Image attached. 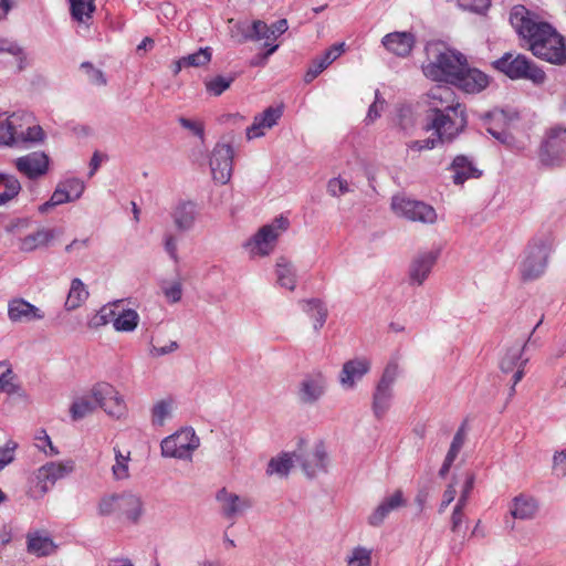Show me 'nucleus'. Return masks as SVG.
Segmentation results:
<instances>
[{
    "instance_id": "22",
    "label": "nucleus",
    "mask_w": 566,
    "mask_h": 566,
    "mask_svg": "<svg viewBox=\"0 0 566 566\" xmlns=\"http://www.w3.org/2000/svg\"><path fill=\"white\" fill-rule=\"evenodd\" d=\"M283 115V108L280 106H270L261 114L254 116L253 123L247 128V138L249 140L265 135V130L275 126Z\"/></svg>"
},
{
    "instance_id": "15",
    "label": "nucleus",
    "mask_w": 566,
    "mask_h": 566,
    "mask_svg": "<svg viewBox=\"0 0 566 566\" xmlns=\"http://www.w3.org/2000/svg\"><path fill=\"white\" fill-rule=\"evenodd\" d=\"M14 167L22 176L36 180L49 170L50 158L43 151H32L14 159Z\"/></svg>"
},
{
    "instance_id": "47",
    "label": "nucleus",
    "mask_w": 566,
    "mask_h": 566,
    "mask_svg": "<svg viewBox=\"0 0 566 566\" xmlns=\"http://www.w3.org/2000/svg\"><path fill=\"white\" fill-rule=\"evenodd\" d=\"M293 464L292 457L289 454H283L282 457L277 459H271L268 465V474H280V475H287Z\"/></svg>"
},
{
    "instance_id": "59",
    "label": "nucleus",
    "mask_w": 566,
    "mask_h": 566,
    "mask_svg": "<svg viewBox=\"0 0 566 566\" xmlns=\"http://www.w3.org/2000/svg\"><path fill=\"white\" fill-rule=\"evenodd\" d=\"M2 52H7L14 56H18L19 61H20L19 70L23 69V65H22V61L24 59L23 50L17 43L9 42L7 40H0V53H2Z\"/></svg>"
},
{
    "instance_id": "21",
    "label": "nucleus",
    "mask_w": 566,
    "mask_h": 566,
    "mask_svg": "<svg viewBox=\"0 0 566 566\" xmlns=\"http://www.w3.org/2000/svg\"><path fill=\"white\" fill-rule=\"evenodd\" d=\"M429 114L444 113L447 111H455L464 108V106L458 102L455 93L449 86H436L432 87L428 94Z\"/></svg>"
},
{
    "instance_id": "8",
    "label": "nucleus",
    "mask_w": 566,
    "mask_h": 566,
    "mask_svg": "<svg viewBox=\"0 0 566 566\" xmlns=\"http://www.w3.org/2000/svg\"><path fill=\"white\" fill-rule=\"evenodd\" d=\"M199 443L195 430L185 428L161 441V454L166 458L191 459V454Z\"/></svg>"
},
{
    "instance_id": "11",
    "label": "nucleus",
    "mask_w": 566,
    "mask_h": 566,
    "mask_svg": "<svg viewBox=\"0 0 566 566\" xmlns=\"http://www.w3.org/2000/svg\"><path fill=\"white\" fill-rule=\"evenodd\" d=\"M234 150L229 143H217L210 155L212 178L220 185H226L232 176Z\"/></svg>"
},
{
    "instance_id": "48",
    "label": "nucleus",
    "mask_w": 566,
    "mask_h": 566,
    "mask_svg": "<svg viewBox=\"0 0 566 566\" xmlns=\"http://www.w3.org/2000/svg\"><path fill=\"white\" fill-rule=\"evenodd\" d=\"M211 49L210 48H203L199 49L197 52L189 54L187 56L182 57V62L186 64V66H203L208 64L211 61Z\"/></svg>"
},
{
    "instance_id": "17",
    "label": "nucleus",
    "mask_w": 566,
    "mask_h": 566,
    "mask_svg": "<svg viewBox=\"0 0 566 566\" xmlns=\"http://www.w3.org/2000/svg\"><path fill=\"white\" fill-rule=\"evenodd\" d=\"M216 500L219 503L222 516L231 521L252 507V501L249 497L230 492L227 488L217 492Z\"/></svg>"
},
{
    "instance_id": "20",
    "label": "nucleus",
    "mask_w": 566,
    "mask_h": 566,
    "mask_svg": "<svg viewBox=\"0 0 566 566\" xmlns=\"http://www.w3.org/2000/svg\"><path fill=\"white\" fill-rule=\"evenodd\" d=\"M232 36L240 43L247 41H262L273 43L271 28L262 20H253L251 23L238 22L231 30Z\"/></svg>"
},
{
    "instance_id": "7",
    "label": "nucleus",
    "mask_w": 566,
    "mask_h": 566,
    "mask_svg": "<svg viewBox=\"0 0 566 566\" xmlns=\"http://www.w3.org/2000/svg\"><path fill=\"white\" fill-rule=\"evenodd\" d=\"M391 210L412 222L434 224L438 221L436 209L419 200L395 196L391 198Z\"/></svg>"
},
{
    "instance_id": "53",
    "label": "nucleus",
    "mask_w": 566,
    "mask_h": 566,
    "mask_svg": "<svg viewBox=\"0 0 566 566\" xmlns=\"http://www.w3.org/2000/svg\"><path fill=\"white\" fill-rule=\"evenodd\" d=\"M389 514V497H384L380 504L368 516V524L379 526Z\"/></svg>"
},
{
    "instance_id": "9",
    "label": "nucleus",
    "mask_w": 566,
    "mask_h": 566,
    "mask_svg": "<svg viewBox=\"0 0 566 566\" xmlns=\"http://www.w3.org/2000/svg\"><path fill=\"white\" fill-rule=\"evenodd\" d=\"M289 226V219L283 216L275 218L272 223L263 226L249 242L251 252L259 255L271 253L277 238L287 230Z\"/></svg>"
},
{
    "instance_id": "1",
    "label": "nucleus",
    "mask_w": 566,
    "mask_h": 566,
    "mask_svg": "<svg viewBox=\"0 0 566 566\" xmlns=\"http://www.w3.org/2000/svg\"><path fill=\"white\" fill-rule=\"evenodd\" d=\"M510 22L536 57L552 64L566 62L565 39L539 13L515 6L510 12Z\"/></svg>"
},
{
    "instance_id": "62",
    "label": "nucleus",
    "mask_w": 566,
    "mask_h": 566,
    "mask_svg": "<svg viewBox=\"0 0 566 566\" xmlns=\"http://www.w3.org/2000/svg\"><path fill=\"white\" fill-rule=\"evenodd\" d=\"M72 201L70 196H67L66 190L63 188L61 184L57 185L56 189L54 190L53 195L51 196V199L49 202H46L43 208L48 206H59L65 202Z\"/></svg>"
},
{
    "instance_id": "63",
    "label": "nucleus",
    "mask_w": 566,
    "mask_h": 566,
    "mask_svg": "<svg viewBox=\"0 0 566 566\" xmlns=\"http://www.w3.org/2000/svg\"><path fill=\"white\" fill-rule=\"evenodd\" d=\"M264 46L266 48V51L262 54H256L251 61V66H263L265 65L268 57L272 55L279 48L277 44H271L270 42H265Z\"/></svg>"
},
{
    "instance_id": "29",
    "label": "nucleus",
    "mask_w": 566,
    "mask_h": 566,
    "mask_svg": "<svg viewBox=\"0 0 566 566\" xmlns=\"http://www.w3.org/2000/svg\"><path fill=\"white\" fill-rule=\"evenodd\" d=\"M449 169L453 172L452 180L455 185H463L468 179L478 178L481 175L473 163L463 155L457 156Z\"/></svg>"
},
{
    "instance_id": "56",
    "label": "nucleus",
    "mask_w": 566,
    "mask_h": 566,
    "mask_svg": "<svg viewBox=\"0 0 566 566\" xmlns=\"http://www.w3.org/2000/svg\"><path fill=\"white\" fill-rule=\"evenodd\" d=\"M327 191L333 197H339L350 191L347 180L333 178L327 184Z\"/></svg>"
},
{
    "instance_id": "37",
    "label": "nucleus",
    "mask_w": 566,
    "mask_h": 566,
    "mask_svg": "<svg viewBox=\"0 0 566 566\" xmlns=\"http://www.w3.org/2000/svg\"><path fill=\"white\" fill-rule=\"evenodd\" d=\"M139 323V315L134 310H116V315L114 318V328L116 332H133Z\"/></svg>"
},
{
    "instance_id": "5",
    "label": "nucleus",
    "mask_w": 566,
    "mask_h": 566,
    "mask_svg": "<svg viewBox=\"0 0 566 566\" xmlns=\"http://www.w3.org/2000/svg\"><path fill=\"white\" fill-rule=\"evenodd\" d=\"M549 251L548 238H535L530 242L518 268L523 281H533L544 274Z\"/></svg>"
},
{
    "instance_id": "35",
    "label": "nucleus",
    "mask_w": 566,
    "mask_h": 566,
    "mask_svg": "<svg viewBox=\"0 0 566 566\" xmlns=\"http://www.w3.org/2000/svg\"><path fill=\"white\" fill-rule=\"evenodd\" d=\"M303 311L314 319V329L318 332L327 319V308L318 298L303 301Z\"/></svg>"
},
{
    "instance_id": "24",
    "label": "nucleus",
    "mask_w": 566,
    "mask_h": 566,
    "mask_svg": "<svg viewBox=\"0 0 566 566\" xmlns=\"http://www.w3.org/2000/svg\"><path fill=\"white\" fill-rule=\"evenodd\" d=\"M27 552L36 557H46L54 554L57 545L46 531L35 530L30 531L25 535Z\"/></svg>"
},
{
    "instance_id": "54",
    "label": "nucleus",
    "mask_w": 566,
    "mask_h": 566,
    "mask_svg": "<svg viewBox=\"0 0 566 566\" xmlns=\"http://www.w3.org/2000/svg\"><path fill=\"white\" fill-rule=\"evenodd\" d=\"M60 184L66 190L72 201L78 199L85 189L84 182L77 178H71Z\"/></svg>"
},
{
    "instance_id": "13",
    "label": "nucleus",
    "mask_w": 566,
    "mask_h": 566,
    "mask_svg": "<svg viewBox=\"0 0 566 566\" xmlns=\"http://www.w3.org/2000/svg\"><path fill=\"white\" fill-rule=\"evenodd\" d=\"M93 395L107 415L120 418L126 412V405L119 392L107 382H98L93 386Z\"/></svg>"
},
{
    "instance_id": "36",
    "label": "nucleus",
    "mask_w": 566,
    "mask_h": 566,
    "mask_svg": "<svg viewBox=\"0 0 566 566\" xmlns=\"http://www.w3.org/2000/svg\"><path fill=\"white\" fill-rule=\"evenodd\" d=\"M123 301H115L101 307L87 322L90 328L97 329L108 323L114 324L116 310L122 306Z\"/></svg>"
},
{
    "instance_id": "45",
    "label": "nucleus",
    "mask_w": 566,
    "mask_h": 566,
    "mask_svg": "<svg viewBox=\"0 0 566 566\" xmlns=\"http://www.w3.org/2000/svg\"><path fill=\"white\" fill-rule=\"evenodd\" d=\"M44 139V132L39 125H27L21 138L15 143V147L27 146L28 144L39 143Z\"/></svg>"
},
{
    "instance_id": "52",
    "label": "nucleus",
    "mask_w": 566,
    "mask_h": 566,
    "mask_svg": "<svg viewBox=\"0 0 566 566\" xmlns=\"http://www.w3.org/2000/svg\"><path fill=\"white\" fill-rule=\"evenodd\" d=\"M7 119L14 120L15 128L12 129V133L14 135L15 143L19 138H21L27 125L31 124L32 122L31 115L23 112L13 113L12 115L8 116Z\"/></svg>"
},
{
    "instance_id": "31",
    "label": "nucleus",
    "mask_w": 566,
    "mask_h": 566,
    "mask_svg": "<svg viewBox=\"0 0 566 566\" xmlns=\"http://www.w3.org/2000/svg\"><path fill=\"white\" fill-rule=\"evenodd\" d=\"M55 238V230L42 228L20 240L19 248L23 252H31L46 247Z\"/></svg>"
},
{
    "instance_id": "46",
    "label": "nucleus",
    "mask_w": 566,
    "mask_h": 566,
    "mask_svg": "<svg viewBox=\"0 0 566 566\" xmlns=\"http://www.w3.org/2000/svg\"><path fill=\"white\" fill-rule=\"evenodd\" d=\"M234 81V76L218 75L206 82L207 91L213 96H220Z\"/></svg>"
},
{
    "instance_id": "28",
    "label": "nucleus",
    "mask_w": 566,
    "mask_h": 566,
    "mask_svg": "<svg viewBox=\"0 0 566 566\" xmlns=\"http://www.w3.org/2000/svg\"><path fill=\"white\" fill-rule=\"evenodd\" d=\"M373 412L377 419H382L387 416L389 410V378L388 368H385L384 374L378 381L373 395Z\"/></svg>"
},
{
    "instance_id": "30",
    "label": "nucleus",
    "mask_w": 566,
    "mask_h": 566,
    "mask_svg": "<svg viewBox=\"0 0 566 566\" xmlns=\"http://www.w3.org/2000/svg\"><path fill=\"white\" fill-rule=\"evenodd\" d=\"M118 514L133 523L138 522L143 514V502L139 496L133 493H122L118 494Z\"/></svg>"
},
{
    "instance_id": "10",
    "label": "nucleus",
    "mask_w": 566,
    "mask_h": 566,
    "mask_svg": "<svg viewBox=\"0 0 566 566\" xmlns=\"http://www.w3.org/2000/svg\"><path fill=\"white\" fill-rule=\"evenodd\" d=\"M539 157L546 166H558L564 161L566 157V127L556 125L547 130Z\"/></svg>"
},
{
    "instance_id": "4",
    "label": "nucleus",
    "mask_w": 566,
    "mask_h": 566,
    "mask_svg": "<svg viewBox=\"0 0 566 566\" xmlns=\"http://www.w3.org/2000/svg\"><path fill=\"white\" fill-rule=\"evenodd\" d=\"M465 107L444 113L428 115L427 130H432L434 140L439 144L453 142L467 127Z\"/></svg>"
},
{
    "instance_id": "43",
    "label": "nucleus",
    "mask_w": 566,
    "mask_h": 566,
    "mask_svg": "<svg viewBox=\"0 0 566 566\" xmlns=\"http://www.w3.org/2000/svg\"><path fill=\"white\" fill-rule=\"evenodd\" d=\"M14 379L15 375L9 361H0V392L14 394L17 391Z\"/></svg>"
},
{
    "instance_id": "38",
    "label": "nucleus",
    "mask_w": 566,
    "mask_h": 566,
    "mask_svg": "<svg viewBox=\"0 0 566 566\" xmlns=\"http://www.w3.org/2000/svg\"><path fill=\"white\" fill-rule=\"evenodd\" d=\"M88 297V291L80 279H73L65 301V308L73 311L80 307Z\"/></svg>"
},
{
    "instance_id": "60",
    "label": "nucleus",
    "mask_w": 566,
    "mask_h": 566,
    "mask_svg": "<svg viewBox=\"0 0 566 566\" xmlns=\"http://www.w3.org/2000/svg\"><path fill=\"white\" fill-rule=\"evenodd\" d=\"M553 473L558 478L566 475V449L554 454Z\"/></svg>"
},
{
    "instance_id": "61",
    "label": "nucleus",
    "mask_w": 566,
    "mask_h": 566,
    "mask_svg": "<svg viewBox=\"0 0 566 566\" xmlns=\"http://www.w3.org/2000/svg\"><path fill=\"white\" fill-rule=\"evenodd\" d=\"M82 69L86 70L88 80L93 84L105 85L106 78L101 70L95 69L90 62H84L81 65Z\"/></svg>"
},
{
    "instance_id": "14",
    "label": "nucleus",
    "mask_w": 566,
    "mask_h": 566,
    "mask_svg": "<svg viewBox=\"0 0 566 566\" xmlns=\"http://www.w3.org/2000/svg\"><path fill=\"white\" fill-rule=\"evenodd\" d=\"M438 259V252L423 251L419 252L411 260L407 280L410 286H421L429 277Z\"/></svg>"
},
{
    "instance_id": "42",
    "label": "nucleus",
    "mask_w": 566,
    "mask_h": 566,
    "mask_svg": "<svg viewBox=\"0 0 566 566\" xmlns=\"http://www.w3.org/2000/svg\"><path fill=\"white\" fill-rule=\"evenodd\" d=\"M373 551L364 546L354 547L346 556L347 566H370Z\"/></svg>"
},
{
    "instance_id": "33",
    "label": "nucleus",
    "mask_w": 566,
    "mask_h": 566,
    "mask_svg": "<svg viewBox=\"0 0 566 566\" xmlns=\"http://www.w3.org/2000/svg\"><path fill=\"white\" fill-rule=\"evenodd\" d=\"M98 407L97 399H95L93 395V388L88 394H85L81 397L74 399L70 413L74 421L81 420L86 416L94 412V410Z\"/></svg>"
},
{
    "instance_id": "40",
    "label": "nucleus",
    "mask_w": 566,
    "mask_h": 566,
    "mask_svg": "<svg viewBox=\"0 0 566 566\" xmlns=\"http://www.w3.org/2000/svg\"><path fill=\"white\" fill-rule=\"evenodd\" d=\"M276 276L280 286L293 291L296 286V273L293 265L284 259L276 263Z\"/></svg>"
},
{
    "instance_id": "50",
    "label": "nucleus",
    "mask_w": 566,
    "mask_h": 566,
    "mask_svg": "<svg viewBox=\"0 0 566 566\" xmlns=\"http://www.w3.org/2000/svg\"><path fill=\"white\" fill-rule=\"evenodd\" d=\"M115 450V464L112 468L114 478L116 480H122L128 476V460L129 453L127 455L122 454L120 450Z\"/></svg>"
},
{
    "instance_id": "19",
    "label": "nucleus",
    "mask_w": 566,
    "mask_h": 566,
    "mask_svg": "<svg viewBox=\"0 0 566 566\" xmlns=\"http://www.w3.org/2000/svg\"><path fill=\"white\" fill-rule=\"evenodd\" d=\"M490 77L482 71L470 67L468 61L463 65V70L457 75L452 85L469 94H476L488 87Z\"/></svg>"
},
{
    "instance_id": "26",
    "label": "nucleus",
    "mask_w": 566,
    "mask_h": 566,
    "mask_svg": "<svg viewBox=\"0 0 566 566\" xmlns=\"http://www.w3.org/2000/svg\"><path fill=\"white\" fill-rule=\"evenodd\" d=\"M197 216V205L192 201H180L171 210L175 227L182 232L193 228Z\"/></svg>"
},
{
    "instance_id": "64",
    "label": "nucleus",
    "mask_w": 566,
    "mask_h": 566,
    "mask_svg": "<svg viewBox=\"0 0 566 566\" xmlns=\"http://www.w3.org/2000/svg\"><path fill=\"white\" fill-rule=\"evenodd\" d=\"M17 449V443L13 441H8L6 447L0 451V471L3 470L9 463H11L14 459L13 452Z\"/></svg>"
},
{
    "instance_id": "44",
    "label": "nucleus",
    "mask_w": 566,
    "mask_h": 566,
    "mask_svg": "<svg viewBox=\"0 0 566 566\" xmlns=\"http://www.w3.org/2000/svg\"><path fill=\"white\" fill-rule=\"evenodd\" d=\"M171 413V400H160L151 408V423L156 427L164 426Z\"/></svg>"
},
{
    "instance_id": "6",
    "label": "nucleus",
    "mask_w": 566,
    "mask_h": 566,
    "mask_svg": "<svg viewBox=\"0 0 566 566\" xmlns=\"http://www.w3.org/2000/svg\"><path fill=\"white\" fill-rule=\"evenodd\" d=\"M75 469L73 460L50 461L38 468L31 479L34 493L39 496L46 494L59 480L70 475Z\"/></svg>"
},
{
    "instance_id": "58",
    "label": "nucleus",
    "mask_w": 566,
    "mask_h": 566,
    "mask_svg": "<svg viewBox=\"0 0 566 566\" xmlns=\"http://www.w3.org/2000/svg\"><path fill=\"white\" fill-rule=\"evenodd\" d=\"M181 127L190 130L195 136L199 137L201 140L205 138V125L202 122L192 120L186 117H179L178 119Z\"/></svg>"
},
{
    "instance_id": "49",
    "label": "nucleus",
    "mask_w": 566,
    "mask_h": 566,
    "mask_svg": "<svg viewBox=\"0 0 566 566\" xmlns=\"http://www.w3.org/2000/svg\"><path fill=\"white\" fill-rule=\"evenodd\" d=\"M14 128V120L0 116V146H15V138L12 133Z\"/></svg>"
},
{
    "instance_id": "55",
    "label": "nucleus",
    "mask_w": 566,
    "mask_h": 566,
    "mask_svg": "<svg viewBox=\"0 0 566 566\" xmlns=\"http://www.w3.org/2000/svg\"><path fill=\"white\" fill-rule=\"evenodd\" d=\"M163 293L165 297L171 302L177 303L181 300L182 296V286L179 281H175L171 283H164L161 285Z\"/></svg>"
},
{
    "instance_id": "34",
    "label": "nucleus",
    "mask_w": 566,
    "mask_h": 566,
    "mask_svg": "<svg viewBox=\"0 0 566 566\" xmlns=\"http://www.w3.org/2000/svg\"><path fill=\"white\" fill-rule=\"evenodd\" d=\"M416 43L413 33L409 31L391 32V53L400 57L408 56Z\"/></svg>"
},
{
    "instance_id": "18",
    "label": "nucleus",
    "mask_w": 566,
    "mask_h": 566,
    "mask_svg": "<svg viewBox=\"0 0 566 566\" xmlns=\"http://www.w3.org/2000/svg\"><path fill=\"white\" fill-rule=\"evenodd\" d=\"M482 126L501 144L509 145L512 136L507 130L509 118L504 111L493 109L480 115Z\"/></svg>"
},
{
    "instance_id": "12",
    "label": "nucleus",
    "mask_w": 566,
    "mask_h": 566,
    "mask_svg": "<svg viewBox=\"0 0 566 566\" xmlns=\"http://www.w3.org/2000/svg\"><path fill=\"white\" fill-rule=\"evenodd\" d=\"M327 389V378L319 371L314 370L304 375L297 385V398L303 405H315L319 401Z\"/></svg>"
},
{
    "instance_id": "51",
    "label": "nucleus",
    "mask_w": 566,
    "mask_h": 566,
    "mask_svg": "<svg viewBox=\"0 0 566 566\" xmlns=\"http://www.w3.org/2000/svg\"><path fill=\"white\" fill-rule=\"evenodd\" d=\"M118 494L106 495L98 502V514L102 516L118 514Z\"/></svg>"
},
{
    "instance_id": "32",
    "label": "nucleus",
    "mask_w": 566,
    "mask_h": 566,
    "mask_svg": "<svg viewBox=\"0 0 566 566\" xmlns=\"http://www.w3.org/2000/svg\"><path fill=\"white\" fill-rule=\"evenodd\" d=\"M538 505L534 497L524 494L513 499L511 514L514 518L527 520L535 516Z\"/></svg>"
},
{
    "instance_id": "25",
    "label": "nucleus",
    "mask_w": 566,
    "mask_h": 566,
    "mask_svg": "<svg viewBox=\"0 0 566 566\" xmlns=\"http://www.w3.org/2000/svg\"><path fill=\"white\" fill-rule=\"evenodd\" d=\"M296 460L301 462L302 470L310 478L315 476L319 472H326L328 467V455L323 442L315 444L312 453L302 459L296 455Z\"/></svg>"
},
{
    "instance_id": "57",
    "label": "nucleus",
    "mask_w": 566,
    "mask_h": 566,
    "mask_svg": "<svg viewBox=\"0 0 566 566\" xmlns=\"http://www.w3.org/2000/svg\"><path fill=\"white\" fill-rule=\"evenodd\" d=\"M491 0H457V3L463 10L475 13H482L490 7Z\"/></svg>"
},
{
    "instance_id": "39",
    "label": "nucleus",
    "mask_w": 566,
    "mask_h": 566,
    "mask_svg": "<svg viewBox=\"0 0 566 566\" xmlns=\"http://www.w3.org/2000/svg\"><path fill=\"white\" fill-rule=\"evenodd\" d=\"M20 190V181L14 176L0 174V206L17 197Z\"/></svg>"
},
{
    "instance_id": "41",
    "label": "nucleus",
    "mask_w": 566,
    "mask_h": 566,
    "mask_svg": "<svg viewBox=\"0 0 566 566\" xmlns=\"http://www.w3.org/2000/svg\"><path fill=\"white\" fill-rule=\"evenodd\" d=\"M526 343L523 346H514L507 349L505 355L500 361V368L503 373L513 371V369L518 367L520 363L523 361V352L525 349Z\"/></svg>"
},
{
    "instance_id": "2",
    "label": "nucleus",
    "mask_w": 566,
    "mask_h": 566,
    "mask_svg": "<svg viewBox=\"0 0 566 566\" xmlns=\"http://www.w3.org/2000/svg\"><path fill=\"white\" fill-rule=\"evenodd\" d=\"M427 61L422 64L424 76L434 82L451 84L463 70L467 56L443 42H430L426 46Z\"/></svg>"
},
{
    "instance_id": "3",
    "label": "nucleus",
    "mask_w": 566,
    "mask_h": 566,
    "mask_svg": "<svg viewBox=\"0 0 566 566\" xmlns=\"http://www.w3.org/2000/svg\"><path fill=\"white\" fill-rule=\"evenodd\" d=\"M492 66L511 80H527L534 85H542L546 80L545 72L521 53L506 52Z\"/></svg>"
},
{
    "instance_id": "16",
    "label": "nucleus",
    "mask_w": 566,
    "mask_h": 566,
    "mask_svg": "<svg viewBox=\"0 0 566 566\" xmlns=\"http://www.w3.org/2000/svg\"><path fill=\"white\" fill-rule=\"evenodd\" d=\"M370 360L366 357H355L343 364L338 381L344 390H354L357 384L369 373Z\"/></svg>"
},
{
    "instance_id": "27",
    "label": "nucleus",
    "mask_w": 566,
    "mask_h": 566,
    "mask_svg": "<svg viewBox=\"0 0 566 566\" xmlns=\"http://www.w3.org/2000/svg\"><path fill=\"white\" fill-rule=\"evenodd\" d=\"M72 21L78 28L88 30L93 23V14L96 11L95 0H69Z\"/></svg>"
},
{
    "instance_id": "23",
    "label": "nucleus",
    "mask_w": 566,
    "mask_h": 566,
    "mask_svg": "<svg viewBox=\"0 0 566 566\" xmlns=\"http://www.w3.org/2000/svg\"><path fill=\"white\" fill-rule=\"evenodd\" d=\"M8 317L12 323H30L44 318V313L23 298H13L8 304Z\"/></svg>"
}]
</instances>
